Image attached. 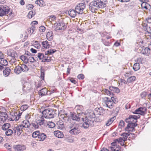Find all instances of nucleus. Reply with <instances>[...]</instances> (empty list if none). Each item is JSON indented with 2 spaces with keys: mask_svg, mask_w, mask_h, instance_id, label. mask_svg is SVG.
Masks as SVG:
<instances>
[{
  "mask_svg": "<svg viewBox=\"0 0 151 151\" xmlns=\"http://www.w3.org/2000/svg\"><path fill=\"white\" fill-rule=\"evenodd\" d=\"M92 116H89L84 118H82V121L83 122L81 127L84 129L88 128L89 127H92L94 126V118L95 117V115L93 113H92Z\"/></svg>",
  "mask_w": 151,
  "mask_h": 151,
  "instance_id": "nucleus-1",
  "label": "nucleus"
},
{
  "mask_svg": "<svg viewBox=\"0 0 151 151\" xmlns=\"http://www.w3.org/2000/svg\"><path fill=\"white\" fill-rule=\"evenodd\" d=\"M70 129L69 132L71 134L76 135L81 132L79 125L76 124H71L69 127Z\"/></svg>",
  "mask_w": 151,
  "mask_h": 151,
  "instance_id": "nucleus-2",
  "label": "nucleus"
},
{
  "mask_svg": "<svg viewBox=\"0 0 151 151\" xmlns=\"http://www.w3.org/2000/svg\"><path fill=\"white\" fill-rule=\"evenodd\" d=\"M55 112L52 109H50L44 110L42 111L43 116L46 119H50L54 117Z\"/></svg>",
  "mask_w": 151,
  "mask_h": 151,
  "instance_id": "nucleus-3",
  "label": "nucleus"
},
{
  "mask_svg": "<svg viewBox=\"0 0 151 151\" xmlns=\"http://www.w3.org/2000/svg\"><path fill=\"white\" fill-rule=\"evenodd\" d=\"M10 12L9 7L6 6H4L3 5L0 6V16L2 17L6 15Z\"/></svg>",
  "mask_w": 151,
  "mask_h": 151,
  "instance_id": "nucleus-4",
  "label": "nucleus"
},
{
  "mask_svg": "<svg viewBox=\"0 0 151 151\" xmlns=\"http://www.w3.org/2000/svg\"><path fill=\"white\" fill-rule=\"evenodd\" d=\"M86 7L85 4L83 3L79 4L75 7V10L78 14H82L83 12V10Z\"/></svg>",
  "mask_w": 151,
  "mask_h": 151,
  "instance_id": "nucleus-5",
  "label": "nucleus"
},
{
  "mask_svg": "<svg viewBox=\"0 0 151 151\" xmlns=\"http://www.w3.org/2000/svg\"><path fill=\"white\" fill-rule=\"evenodd\" d=\"M56 26L55 30L57 31L58 30H63L67 27V26L63 22H60L58 23H56L55 24Z\"/></svg>",
  "mask_w": 151,
  "mask_h": 151,
  "instance_id": "nucleus-6",
  "label": "nucleus"
},
{
  "mask_svg": "<svg viewBox=\"0 0 151 151\" xmlns=\"http://www.w3.org/2000/svg\"><path fill=\"white\" fill-rule=\"evenodd\" d=\"M104 103L106 106L110 108H113L114 106V104L112 102L111 99L108 97H105L104 99Z\"/></svg>",
  "mask_w": 151,
  "mask_h": 151,
  "instance_id": "nucleus-7",
  "label": "nucleus"
},
{
  "mask_svg": "<svg viewBox=\"0 0 151 151\" xmlns=\"http://www.w3.org/2000/svg\"><path fill=\"white\" fill-rule=\"evenodd\" d=\"M137 124L136 123H132L131 122L128 123L127 126L125 128L126 131L133 132L134 130V128L137 126Z\"/></svg>",
  "mask_w": 151,
  "mask_h": 151,
  "instance_id": "nucleus-8",
  "label": "nucleus"
},
{
  "mask_svg": "<svg viewBox=\"0 0 151 151\" xmlns=\"http://www.w3.org/2000/svg\"><path fill=\"white\" fill-rule=\"evenodd\" d=\"M93 1L99 8L104 7L107 2L106 0H95Z\"/></svg>",
  "mask_w": 151,
  "mask_h": 151,
  "instance_id": "nucleus-9",
  "label": "nucleus"
},
{
  "mask_svg": "<svg viewBox=\"0 0 151 151\" xmlns=\"http://www.w3.org/2000/svg\"><path fill=\"white\" fill-rule=\"evenodd\" d=\"M95 4L96 3L94 2L93 1L90 3L89 9L92 12H94L96 10L99 9Z\"/></svg>",
  "mask_w": 151,
  "mask_h": 151,
  "instance_id": "nucleus-10",
  "label": "nucleus"
},
{
  "mask_svg": "<svg viewBox=\"0 0 151 151\" xmlns=\"http://www.w3.org/2000/svg\"><path fill=\"white\" fill-rule=\"evenodd\" d=\"M95 4L96 3L94 2L93 1L90 3L89 9L92 12H94L96 10L99 9Z\"/></svg>",
  "mask_w": 151,
  "mask_h": 151,
  "instance_id": "nucleus-11",
  "label": "nucleus"
},
{
  "mask_svg": "<svg viewBox=\"0 0 151 151\" xmlns=\"http://www.w3.org/2000/svg\"><path fill=\"white\" fill-rule=\"evenodd\" d=\"M80 114H72L71 115V118L73 120L78 122L80 120Z\"/></svg>",
  "mask_w": 151,
  "mask_h": 151,
  "instance_id": "nucleus-12",
  "label": "nucleus"
},
{
  "mask_svg": "<svg viewBox=\"0 0 151 151\" xmlns=\"http://www.w3.org/2000/svg\"><path fill=\"white\" fill-rule=\"evenodd\" d=\"M140 116L138 115H130V123H136L137 122V120L140 117Z\"/></svg>",
  "mask_w": 151,
  "mask_h": 151,
  "instance_id": "nucleus-13",
  "label": "nucleus"
},
{
  "mask_svg": "<svg viewBox=\"0 0 151 151\" xmlns=\"http://www.w3.org/2000/svg\"><path fill=\"white\" fill-rule=\"evenodd\" d=\"M13 147L14 149L18 151H23L25 149V147L23 145H14Z\"/></svg>",
  "mask_w": 151,
  "mask_h": 151,
  "instance_id": "nucleus-14",
  "label": "nucleus"
},
{
  "mask_svg": "<svg viewBox=\"0 0 151 151\" xmlns=\"http://www.w3.org/2000/svg\"><path fill=\"white\" fill-rule=\"evenodd\" d=\"M137 111H139V114L144 115L146 113L147 108L145 107H140L137 109Z\"/></svg>",
  "mask_w": 151,
  "mask_h": 151,
  "instance_id": "nucleus-15",
  "label": "nucleus"
},
{
  "mask_svg": "<svg viewBox=\"0 0 151 151\" xmlns=\"http://www.w3.org/2000/svg\"><path fill=\"white\" fill-rule=\"evenodd\" d=\"M53 34L52 31L49 30L47 32L46 38L48 40H52L53 39Z\"/></svg>",
  "mask_w": 151,
  "mask_h": 151,
  "instance_id": "nucleus-16",
  "label": "nucleus"
},
{
  "mask_svg": "<svg viewBox=\"0 0 151 151\" xmlns=\"http://www.w3.org/2000/svg\"><path fill=\"white\" fill-rule=\"evenodd\" d=\"M8 115L5 112H2L0 114V121L5 122L8 118Z\"/></svg>",
  "mask_w": 151,
  "mask_h": 151,
  "instance_id": "nucleus-17",
  "label": "nucleus"
},
{
  "mask_svg": "<svg viewBox=\"0 0 151 151\" xmlns=\"http://www.w3.org/2000/svg\"><path fill=\"white\" fill-rule=\"evenodd\" d=\"M147 1L142 2L141 6L143 9H147L151 8L150 5L147 3Z\"/></svg>",
  "mask_w": 151,
  "mask_h": 151,
  "instance_id": "nucleus-18",
  "label": "nucleus"
},
{
  "mask_svg": "<svg viewBox=\"0 0 151 151\" xmlns=\"http://www.w3.org/2000/svg\"><path fill=\"white\" fill-rule=\"evenodd\" d=\"M47 92V90L46 88H44L42 89L39 91L38 94L39 96H42L46 95Z\"/></svg>",
  "mask_w": 151,
  "mask_h": 151,
  "instance_id": "nucleus-19",
  "label": "nucleus"
},
{
  "mask_svg": "<svg viewBox=\"0 0 151 151\" xmlns=\"http://www.w3.org/2000/svg\"><path fill=\"white\" fill-rule=\"evenodd\" d=\"M77 12L76 10L70 9L68 12V14L69 15L72 17H75L76 15Z\"/></svg>",
  "mask_w": 151,
  "mask_h": 151,
  "instance_id": "nucleus-20",
  "label": "nucleus"
},
{
  "mask_svg": "<svg viewBox=\"0 0 151 151\" xmlns=\"http://www.w3.org/2000/svg\"><path fill=\"white\" fill-rule=\"evenodd\" d=\"M21 125L23 128H28L31 125V124L28 120H25L22 122Z\"/></svg>",
  "mask_w": 151,
  "mask_h": 151,
  "instance_id": "nucleus-21",
  "label": "nucleus"
},
{
  "mask_svg": "<svg viewBox=\"0 0 151 151\" xmlns=\"http://www.w3.org/2000/svg\"><path fill=\"white\" fill-rule=\"evenodd\" d=\"M55 135L58 138H62L64 137L63 133L59 131H56L54 132Z\"/></svg>",
  "mask_w": 151,
  "mask_h": 151,
  "instance_id": "nucleus-22",
  "label": "nucleus"
},
{
  "mask_svg": "<svg viewBox=\"0 0 151 151\" xmlns=\"http://www.w3.org/2000/svg\"><path fill=\"white\" fill-rule=\"evenodd\" d=\"M11 71V70L9 68H5V69L3 71L4 76L5 77L8 76L10 74Z\"/></svg>",
  "mask_w": 151,
  "mask_h": 151,
  "instance_id": "nucleus-23",
  "label": "nucleus"
},
{
  "mask_svg": "<svg viewBox=\"0 0 151 151\" xmlns=\"http://www.w3.org/2000/svg\"><path fill=\"white\" fill-rule=\"evenodd\" d=\"M95 111L96 112L97 114L101 115L104 114V110L103 108L100 107L96 109Z\"/></svg>",
  "mask_w": 151,
  "mask_h": 151,
  "instance_id": "nucleus-24",
  "label": "nucleus"
},
{
  "mask_svg": "<svg viewBox=\"0 0 151 151\" xmlns=\"http://www.w3.org/2000/svg\"><path fill=\"white\" fill-rule=\"evenodd\" d=\"M42 43L43 47L45 49H48L51 47L50 45L47 40L42 42Z\"/></svg>",
  "mask_w": 151,
  "mask_h": 151,
  "instance_id": "nucleus-25",
  "label": "nucleus"
},
{
  "mask_svg": "<svg viewBox=\"0 0 151 151\" xmlns=\"http://www.w3.org/2000/svg\"><path fill=\"white\" fill-rule=\"evenodd\" d=\"M67 114L65 113V114H61L60 115L61 118L63 119L64 122H68L69 119V117L67 116Z\"/></svg>",
  "mask_w": 151,
  "mask_h": 151,
  "instance_id": "nucleus-26",
  "label": "nucleus"
},
{
  "mask_svg": "<svg viewBox=\"0 0 151 151\" xmlns=\"http://www.w3.org/2000/svg\"><path fill=\"white\" fill-rule=\"evenodd\" d=\"M151 49L149 47H146L145 48H143L141 51V53L143 54L146 55L148 53L150 52V50Z\"/></svg>",
  "mask_w": 151,
  "mask_h": 151,
  "instance_id": "nucleus-27",
  "label": "nucleus"
},
{
  "mask_svg": "<svg viewBox=\"0 0 151 151\" xmlns=\"http://www.w3.org/2000/svg\"><path fill=\"white\" fill-rule=\"evenodd\" d=\"M46 137V136L43 133H40L38 138L39 140L43 141L45 139Z\"/></svg>",
  "mask_w": 151,
  "mask_h": 151,
  "instance_id": "nucleus-28",
  "label": "nucleus"
},
{
  "mask_svg": "<svg viewBox=\"0 0 151 151\" xmlns=\"http://www.w3.org/2000/svg\"><path fill=\"white\" fill-rule=\"evenodd\" d=\"M0 64L4 66L7 65L8 63L6 60L3 58H0Z\"/></svg>",
  "mask_w": 151,
  "mask_h": 151,
  "instance_id": "nucleus-29",
  "label": "nucleus"
},
{
  "mask_svg": "<svg viewBox=\"0 0 151 151\" xmlns=\"http://www.w3.org/2000/svg\"><path fill=\"white\" fill-rule=\"evenodd\" d=\"M16 127V129L17 130V134L20 135L22 132V129L23 127H22V126L21 125H19L18 126H17Z\"/></svg>",
  "mask_w": 151,
  "mask_h": 151,
  "instance_id": "nucleus-30",
  "label": "nucleus"
},
{
  "mask_svg": "<svg viewBox=\"0 0 151 151\" xmlns=\"http://www.w3.org/2000/svg\"><path fill=\"white\" fill-rule=\"evenodd\" d=\"M35 3L41 7L45 5V2L43 0H37L35 1Z\"/></svg>",
  "mask_w": 151,
  "mask_h": 151,
  "instance_id": "nucleus-31",
  "label": "nucleus"
},
{
  "mask_svg": "<svg viewBox=\"0 0 151 151\" xmlns=\"http://www.w3.org/2000/svg\"><path fill=\"white\" fill-rule=\"evenodd\" d=\"M20 66L22 71L26 72L28 71L29 68L26 65L24 64L20 65Z\"/></svg>",
  "mask_w": 151,
  "mask_h": 151,
  "instance_id": "nucleus-32",
  "label": "nucleus"
},
{
  "mask_svg": "<svg viewBox=\"0 0 151 151\" xmlns=\"http://www.w3.org/2000/svg\"><path fill=\"white\" fill-rule=\"evenodd\" d=\"M109 89L111 91L116 93H119L120 92L119 89L118 88L115 87L110 86Z\"/></svg>",
  "mask_w": 151,
  "mask_h": 151,
  "instance_id": "nucleus-33",
  "label": "nucleus"
},
{
  "mask_svg": "<svg viewBox=\"0 0 151 151\" xmlns=\"http://www.w3.org/2000/svg\"><path fill=\"white\" fill-rule=\"evenodd\" d=\"M21 68L20 65H18L14 69V71L15 73L17 74H19L22 72L21 70Z\"/></svg>",
  "mask_w": 151,
  "mask_h": 151,
  "instance_id": "nucleus-34",
  "label": "nucleus"
},
{
  "mask_svg": "<svg viewBox=\"0 0 151 151\" xmlns=\"http://www.w3.org/2000/svg\"><path fill=\"white\" fill-rule=\"evenodd\" d=\"M136 77L134 76H131L129 77L127 79V81L128 83H131L135 81Z\"/></svg>",
  "mask_w": 151,
  "mask_h": 151,
  "instance_id": "nucleus-35",
  "label": "nucleus"
},
{
  "mask_svg": "<svg viewBox=\"0 0 151 151\" xmlns=\"http://www.w3.org/2000/svg\"><path fill=\"white\" fill-rule=\"evenodd\" d=\"M35 29V26L32 25L30 28L28 29L27 32L29 34H31L33 33Z\"/></svg>",
  "mask_w": 151,
  "mask_h": 151,
  "instance_id": "nucleus-36",
  "label": "nucleus"
},
{
  "mask_svg": "<svg viewBox=\"0 0 151 151\" xmlns=\"http://www.w3.org/2000/svg\"><path fill=\"white\" fill-rule=\"evenodd\" d=\"M10 126V124L7 123L4 124L2 126L1 128L3 130L6 131L9 128Z\"/></svg>",
  "mask_w": 151,
  "mask_h": 151,
  "instance_id": "nucleus-37",
  "label": "nucleus"
},
{
  "mask_svg": "<svg viewBox=\"0 0 151 151\" xmlns=\"http://www.w3.org/2000/svg\"><path fill=\"white\" fill-rule=\"evenodd\" d=\"M37 122L39 126H41L44 123L45 120L42 116L40 119H38Z\"/></svg>",
  "mask_w": 151,
  "mask_h": 151,
  "instance_id": "nucleus-38",
  "label": "nucleus"
},
{
  "mask_svg": "<svg viewBox=\"0 0 151 151\" xmlns=\"http://www.w3.org/2000/svg\"><path fill=\"white\" fill-rule=\"evenodd\" d=\"M121 147L118 145H115L114 144L113 147H111V149L114 151H119L120 150Z\"/></svg>",
  "mask_w": 151,
  "mask_h": 151,
  "instance_id": "nucleus-39",
  "label": "nucleus"
},
{
  "mask_svg": "<svg viewBox=\"0 0 151 151\" xmlns=\"http://www.w3.org/2000/svg\"><path fill=\"white\" fill-rule=\"evenodd\" d=\"M140 68L139 64V63H136L134 64L133 68L135 71H137Z\"/></svg>",
  "mask_w": 151,
  "mask_h": 151,
  "instance_id": "nucleus-40",
  "label": "nucleus"
},
{
  "mask_svg": "<svg viewBox=\"0 0 151 151\" xmlns=\"http://www.w3.org/2000/svg\"><path fill=\"white\" fill-rule=\"evenodd\" d=\"M115 141L113 142L112 143V144H114L116 142H117L118 143H124V142L125 141L123 139L122 137H120L118 139H117L115 140Z\"/></svg>",
  "mask_w": 151,
  "mask_h": 151,
  "instance_id": "nucleus-41",
  "label": "nucleus"
},
{
  "mask_svg": "<svg viewBox=\"0 0 151 151\" xmlns=\"http://www.w3.org/2000/svg\"><path fill=\"white\" fill-rule=\"evenodd\" d=\"M56 51V50H55L53 49H50L49 50H47L45 52V54L46 55L48 54L51 55L55 52Z\"/></svg>",
  "mask_w": 151,
  "mask_h": 151,
  "instance_id": "nucleus-42",
  "label": "nucleus"
},
{
  "mask_svg": "<svg viewBox=\"0 0 151 151\" xmlns=\"http://www.w3.org/2000/svg\"><path fill=\"white\" fill-rule=\"evenodd\" d=\"M13 133V131L12 129H9L6 130L5 132L6 135L7 136L11 135Z\"/></svg>",
  "mask_w": 151,
  "mask_h": 151,
  "instance_id": "nucleus-43",
  "label": "nucleus"
},
{
  "mask_svg": "<svg viewBox=\"0 0 151 151\" xmlns=\"http://www.w3.org/2000/svg\"><path fill=\"white\" fill-rule=\"evenodd\" d=\"M35 14V12L32 11H30L27 15V17L29 19L33 17Z\"/></svg>",
  "mask_w": 151,
  "mask_h": 151,
  "instance_id": "nucleus-44",
  "label": "nucleus"
},
{
  "mask_svg": "<svg viewBox=\"0 0 151 151\" xmlns=\"http://www.w3.org/2000/svg\"><path fill=\"white\" fill-rule=\"evenodd\" d=\"M20 58L23 61L25 62H28V58L27 56H25L24 55L20 56Z\"/></svg>",
  "mask_w": 151,
  "mask_h": 151,
  "instance_id": "nucleus-45",
  "label": "nucleus"
},
{
  "mask_svg": "<svg viewBox=\"0 0 151 151\" xmlns=\"http://www.w3.org/2000/svg\"><path fill=\"white\" fill-rule=\"evenodd\" d=\"M34 46L37 49H39L40 47V44L39 43L38 41H35L34 44Z\"/></svg>",
  "mask_w": 151,
  "mask_h": 151,
  "instance_id": "nucleus-46",
  "label": "nucleus"
},
{
  "mask_svg": "<svg viewBox=\"0 0 151 151\" xmlns=\"http://www.w3.org/2000/svg\"><path fill=\"white\" fill-rule=\"evenodd\" d=\"M48 127L50 128H53L55 126V123L52 122H49L47 124Z\"/></svg>",
  "mask_w": 151,
  "mask_h": 151,
  "instance_id": "nucleus-47",
  "label": "nucleus"
},
{
  "mask_svg": "<svg viewBox=\"0 0 151 151\" xmlns=\"http://www.w3.org/2000/svg\"><path fill=\"white\" fill-rule=\"evenodd\" d=\"M31 125L35 129H37L39 127V125L37 121H35L32 123L31 124Z\"/></svg>",
  "mask_w": 151,
  "mask_h": 151,
  "instance_id": "nucleus-48",
  "label": "nucleus"
},
{
  "mask_svg": "<svg viewBox=\"0 0 151 151\" xmlns=\"http://www.w3.org/2000/svg\"><path fill=\"white\" fill-rule=\"evenodd\" d=\"M39 131H36L34 132L32 134V137L34 138H38L39 134H40Z\"/></svg>",
  "mask_w": 151,
  "mask_h": 151,
  "instance_id": "nucleus-49",
  "label": "nucleus"
},
{
  "mask_svg": "<svg viewBox=\"0 0 151 151\" xmlns=\"http://www.w3.org/2000/svg\"><path fill=\"white\" fill-rule=\"evenodd\" d=\"M110 99L112 101V102L114 104H116L118 102L117 99L114 97H111V99Z\"/></svg>",
  "mask_w": 151,
  "mask_h": 151,
  "instance_id": "nucleus-50",
  "label": "nucleus"
},
{
  "mask_svg": "<svg viewBox=\"0 0 151 151\" xmlns=\"http://www.w3.org/2000/svg\"><path fill=\"white\" fill-rule=\"evenodd\" d=\"M37 57L40 60H42L43 58H44V55L42 53H39L38 54Z\"/></svg>",
  "mask_w": 151,
  "mask_h": 151,
  "instance_id": "nucleus-51",
  "label": "nucleus"
},
{
  "mask_svg": "<svg viewBox=\"0 0 151 151\" xmlns=\"http://www.w3.org/2000/svg\"><path fill=\"white\" fill-rule=\"evenodd\" d=\"M21 114L20 113H19V114H18L17 116H14V119H12V120L14 121V120H15L16 121L18 120L20 117V116L21 115Z\"/></svg>",
  "mask_w": 151,
  "mask_h": 151,
  "instance_id": "nucleus-52",
  "label": "nucleus"
},
{
  "mask_svg": "<svg viewBox=\"0 0 151 151\" xmlns=\"http://www.w3.org/2000/svg\"><path fill=\"white\" fill-rule=\"evenodd\" d=\"M29 107L28 106L27 104H25L22 105L21 107V109L23 111L26 110Z\"/></svg>",
  "mask_w": 151,
  "mask_h": 151,
  "instance_id": "nucleus-53",
  "label": "nucleus"
},
{
  "mask_svg": "<svg viewBox=\"0 0 151 151\" xmlns=\"http://www.w3.org/2000/svg\"><path fill=\"white\" fill-rule=\"evenodd\" d=\"M150 25V24H148L146 23H144L142 24V26L144 27V29H145L146 31L147 30V28H148Z\"/></svg>",
  "mask_w": 151,
  "mask_h": 151,
  "instance_id": "nucleus-54",
  "label": "nucleus"
},
{
  "mask_svg": "<svg viewBox=\"0 0 151 151\" xmlns=\"http://www.w3.org/2000/svg\"><path fill=\"white\" fill-rule=\"evenodd\" d=\"M45 30V27L44 26H41L39 29V30L40 32H44Z\"/></svg>",
  "mask_w": 151,
  "mask_h": 151,
  "instance_id": "nucleus-55",
  "label": "nucleus"
},
{
  "mask_svg": "<svg viewBox=\"0 0 151 151\" xmlns=\"http://www.w3.org/2000/svg\"><path fill=\"white\" fill-rule=\"evenodd\" d=\"M77 77L79 79H83L84 78V76L83 74H80L77 76Z\"/></svg>",
  "mask_w": 151,
  "mask_h": 151,
  "instance_id": "nucleus-56",
  "label": "nucleus"
},
{
  "mask_svg": "<svg viewBox=\"0 0 151 151\" xmlns=\"http://www.w3.org/2000/svg\"><path fill=\"white\" fill-rule=\"evenodd\" d=\"M28 60L29 61L33 63L35 61V60L34 57H30L28 59Z\"/></svg>",
  "mask_w": 151,
  "mask_h": 151,
  "instance_id": "nucleus-57",
  "label": "nucleus"
},
{
  "mask_svg": "<svg viewBox=\"0 0 151 151\" xmlns=\"http://www.w3.org/2000/svg\"><path fill=\"white\" fill-rule=\"evenodd\" d=\"M33 7L34 6L33 5L31 4H29L26 6L27 9L30 10L32 9L33 8Z\"/></svg>",
  "mask_w": 151,
  "mask_h": 151,
  "instance_id": "nucleus-58",
  "label": "nucleus"
},
{
  "mask_svg": "<svg viewBox=\"0 0 151 151\" xmlns=\"http://www.w3.org/2000/svg\"><path fill=\"white\" fill-rule=\"evenodd\" d=\"M105 93L107 95H110L111 94V92L107 89H105L104 91Z\"/></svg>",
  "mask_w": 151,
  "mask_h": 151,
  "instance_id": "nucleus-59",
  "label": "nucleus"
},
{
  "mask_svg": "<svg viewBox=\"0 0 151 151\" xmlns=\"http://www.w3.org/2000/svg\"><path fill=\"white\" fill-rule=\"evenodd\" d=\"M50 59H47V58H46L44 56V58H43V59L42 61V62H48L50 61Z\"/></svg>",
  "mask_w": 151,
  "mask_h": 151,
  "instance_id": "nucleus-60",
  "label": "nucleus"
},
{
  "mask_svg": "<svg viewBox=\"0 0 151 151\" xmlns=\"http://www.w3.org/2000/svg\"><path fill=\"white\" fill-rule=\"evenodd\" d=\"M112 122L111 121V119H109L108 121L106 123V126H109L110 124H111L112 123Z\"/></svg>",
  "mask_w": 151,
  "mask_h": 151,
  "instance_id": "nucleus-61",
  "label": "nucleus"
},
{
  "mask_svg": "<svg viewBox=\"0 0 151 151\" xmlns=\"http://www.w3.org/2000/svg\"><path fill=\"white\" fill-rule=\"evenodd\" d=\"M143 59L141 58H137L136 60V61L138 62L137 63H142V60Z\"/></svg>",
  "mask_w": 151,
  "mask_h": 151,
  "instance_id": "nucleus-62",
  "label": "nucleus"
},
{
  "mask_svg": "<svg viewBox=\"0 0 151 151\" xmlns=\"http://www.w3.org/2000/svg\"><path fill=\"white\" fill-rule=\"evenodd\" d=\"M147 21L148 24H150V25H151V17L148 18L147 19Z\"/></svg>",
  "mask_w": 151,
  "mask_h": 151,
  "instance_id": "nucleus-63",
  "label": "nucleus"
},
{
  "mask_svg": "<svg viewBox=\"0 0 151 151\" xmlns=\"http://www.w3.org/2000/svg\"><path fill=\"white\" fill-rule=\"evenodd\" d=\"M147 31L149 33H151V25H150L148 28H147Z\"/></svg>",
  "mask_w": 151,
  "mask_h": 151,
  "instance_id": "nucleus-64",
  "label": "nucleus"
}]
</instances>
